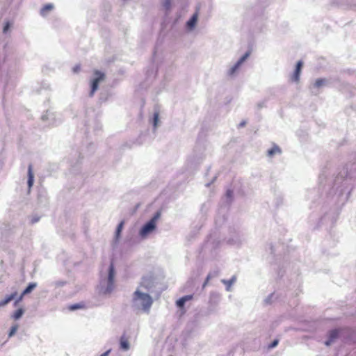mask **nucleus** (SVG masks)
Returning <instances> with one entry per match:
<instances>
[{
	"label": "nucleus",
	"mask_w": 356,
	"mask_h": 356,
	"mask_svg": "<svg viewBox=\"0 0 356 356\" xmlns=\"http://www.w3.org/2000/svg\"><path fill=\"white\" fill-rule=\"evenodd\" d=\"M153 304V298L149 293L136 290L131 298V307L134 310L149 314Z\"/></svg>",
	"instance_id": "nucleus-1"
},
{
	"label": "nucleus",
	"mask_w": 356,
	"mask_h": 356,
	"mask_svg": "<svg viewBox=\"0 0 356 356\" xmlns=\"http://www.w3.org/2000/svg\"><path fill=\"white\" fill-rule=\"evenodd\" d=\"M115 272L114 266L111 263L108 267V276L100 282V292L104 294H110L115 288L114 278Z\"/></svg>",
	"instance_id": "nucleus-2"
},
{
	"label": "nucleus",
	"mask_w": 356,
	"mask_h": 356,
	"mask_svg": "<svg viewBox=\"0 0 356 356\" xmlns=\"http://www.w3.org/2000/svg\"><path fill=\"white\" fill-rule=\"evenodd\" d=\"M161 215L160 211H156L154 216L140 228L138 234L142 238H146L156 229L157 221L160 218Z\"/></svg>",
	"instance_id": "nucleus-3"
},
{
	"label": "nucleus",
	"mask_w": 356,
	"mask_h": 356,
	"mask_svg": "<svg viewBox=\"0 0 356 356\" xmlns=\"http://www.w3.org/2000/svg\"><path fill=\"white\" fill-rule=\"evenodd\" d=\"M154 289V280L152 276H146L142 278V280L137 287L136 290H140L144 293L151 294Z\"/></svg>",
	"instance_id": "nucleus-4"
},
{
	"label": "nucleus",
	"mask_w": 356,
	"mask_h": 356,
	"mask_svg": "<svg viewBox=\"0 0 356 356\" xmlns=\"http://www.w3.org/2000/svg\"><path fill=\"white\" fill-rule=\"evenodd\" d=\"M94 76L95 77L91 81L90 97L93 96L94 93L99 88V83L105 78V74L99 70L94 71Z\"/></svg>",
	"instance_id": "nucleus-5"
},
{
	"label": "nucleus",
	"mask_w": 356,
	"mask_h": 356,
	"mask_svg": "<svg viewBox=\"0 0 356 356\" xmlns=\"http://www.w3.org/2000/svg\"><path fill=\"white\" fill-rule=\"evenodd\" d=\"M327 82L328 81L326 79H316L315 82L309 86L311 92L314 95H318L319 93L320 88L326 86L327 84Z\"/></svg>",
	"instance_id": "nucleus-6"
},
{
	"label": "nucleus",
	"mask_w": 356,
	"mask_h": 356,
	"mask_svg": "<svg viewBox=\"0 0 356 356\" xmlns=\"http://www.w3.org/2000/svg\"><path fill=\"white\" fill-rule=\"evenodd\" d=\"M303 65V63L301 60H299L296 67V70L291 76V80L294 82H298L300 80V75L301 72V69Z\"/></svg>",
	"instance_id": "nucleus-7"
},
{
	"label": "nucleus",
	"mask_w": 356,
	"mask_h": 356,
	"mask_svg": "<svg viewBox=\"0 0 356 356\" xmlns=\"http://www.w3.org/2000/svg\"><path fill=\"white\" fill-rule=\"evenodd\" d=\"M37 286L36 282L30 283L28 286L24 289L19 298L16 300L15 303L21 301L24 297V296L30 293Z\"/></svg>",
	"instance_id": "nucleus-8"
},
{
	"label": "nucleus",
	"mask_w": 356,
	"mask_h": 356,
	"mask_svg": "<svg viewBox=\"0 0 356 356\" xmlns=\"http://www.w3.org/2000/svg\"><path fill=\"white\" fill-rule=\"evenodd\" d=\"M34 182V174L33 172V166L31 164L29 165L28 167V186H29V191H30L31 188L33 186Z\"/></svg>",
	"instance_id": "nucleus-9"
},
{
	"label": "nucleus",
	"mask_w": 356,
	"mask_h": 356,
	"mask_svg": "<svg viewBox=\"0 0 356 356\" xmlns=\"http://www.w3.org/2000/svg\"><path fill=\"white\" fill-rule=\"evenodd\" d=\"M236 276L233 275L230 280H221V282L224 284L226 286V290L227 291H232V286L236 282Z\"/></svg>",
	"instance_id": "nucleus-10"
},
{
	"label": "nucleus",
	"mask_w": 356,
	"mask_h": 356,
	"mask_svg": "<svg viewBox=\"0 0 356 356\" xmlns=\"http://www.w3.org/2000/svg\"><path fill=\"white\" fill-rule=\"evenodd\" d=\"M198 19V14L197 12L195 13L193 16L191 17V19L187 22L186 25L187 27L192 30L195 28L196 23L197 22Z\"/></svg>",
	"instance_id": "nucleus-11"
},
{
	"label": "nucleus",
	"mask_w": 356,
	"mask_h": 356,
	"mask_svg": "<svg viewBox=\"0 0 356 356\" xmlns=\"http://www.w3.org/2000/svg\"><path fill=\"white\" fill-rule=\"evenodd\" d=\"M338 336H339V332L337 330H332V331H331L330 332V334H329L328 340H327L325 342V344L327 346H330L332 343H334V341L338 337Z\"/></svg>",
	"instance_id": "nucleus-12"
},
{
	"label": "nucleus",
	"mask_w": 356,
	"mask_h": 356,
	"mask_svg": "<svg viewBox=\"0 0 356 356\" xmlns=\"http://www.w3.org/2000/svg\"><path fill=\"white\" fill-rule=\"evenodd\" d=\"M17 293L14 292L13 293L7 296L5 299L0 301V307H4L7 304H8L11 300H13L15 296H17Z\"/></svg>",
	"instance_id": "nucleus-13"
},
{
	"label": "nucleus",
	"mask_w": 356,
	"mask_h": 356,
	"mask_svg": "<svg viewBox=\"0 0 356 356\" xmlns=\"http://www.w3.org/2000/svg\"><path fill=\"white\" fill-rule=\"evenodd\" d=\"M120 348L124 351H127L130 348V344L129 341L124 337V336H122L120 338Z\"/></svg>",
	"instance_id": "nucleus-14"
},
{
	"label": "nucleus",
	"mask_w": 356,
	"mask_h": 356,
	"mask_svg": "<svg viewBox=\"0 0 356 356\" xmlns=\"http://www.w3.org/2000/svg\"><path fill=\"white\" fill-rule=\"evenodd\" d=\"M54 8V6L52 3L46 4L41 10L40 15L42 16H45L48 12L52 10Z\"/></svg>",
	"instance_id": "nucleus-15"
},
{
	"label": "nucleus",
	"mask_w": 356,
	"mask_h": 356,
	"mask_svg": "<svg viewBox=\"0 0 356 356\" xmlns=\"http://www.w3.org/2000/svg\"><path fill=\"white\" fill-rule=\"evenodd\" d=\"M280 153H281V149L277 145H275L273 148H271L270 149L268 150V156H270V157L273 156L276 154H280Z\"/></svg>",
	"instance_id": "nucleus-16"
},
{
	"label": "nucleus",
	"mask_w": 356,
	"mask_h": 356,
	"mask_svg": "<svg viewBox=\"0 0 356 356\" xmlns=\"http://www.w3.org/2000/svg\"><path fill=\"white\" fill-rule=\"evenodd\" d=\"M239 68L240 67H238V65H237V64L235 63L229 69V70L227 71V74L230 76H234L237 73Z\"/></svg>",
	"instance_id": "nucleus-17"
},
{
	"label": "nucleus",
	"mask_w": 356,
	"mask_h": 356,
	"mask_svg": "<svg viewBox=\"0 0 356 356\" xmlns=\"http://www.w3.org/2000/svg\"><path fill=\"white\" fill-rule=\"evenodd\" d=\"M250 55V51H247L239 60L236 63L238 67H241V65L248 58Z\"/></svg>",
	"instance_id": "nucleus-18"
},
{
	"label": "nucleus",
	"mask_w": 356,
	"mask_h": 356,
	"mask_svg": "<svg viewBox=\"0 0 356 356\" xmlns=\"http://www.w3.org/2000/svg\"><path fill=\"white\" fill-rule=\"evenodd\" d=\"M159 122V111H155L154 113V118H153V125H154V129H156V127H158Z\"/></svg>",
	"instance_id": "nucleus-19"
},
{
	"label": "nucleus",
	"mask_w": 356,
	"mask_h": 356,
	"mask_svg": "<svg viewBox=\"0 0 356 356\" xmlns=\"http://www.w3.org/2000/svg\"><path fill=\"white\" fill-rule=\"evenodd\" d=\"M24 310L22 308L20 309H18L17 310L15 311V312L14 313L13 317L15 319V320H17V319H19L22 315L24 314Z\"/></svg>",
	"instance_id": "nucleus-20"
},
{
	"label": "nucleus",
	"mask_w": 356,
	"mask_h": 356,
	"mask_svg": "<svg viewBox=\"0 0 356 356\" xmlns=\"http://www.w3.org/2000/svg\"><path fill=\"white\" fill-rule=\"evenodd\" d=\"M18 328H19V325L17 324L13 325L10 328L9 333H8V337L11 338L12 337H13L15 334V333L17 332Z\"/></svg>",
	"instance_id": "nucleus-21"
},
{
	"label": "nucleus",
	"mask_w": 356,
	"mask_h": 356,
	"mask_svg": "<svg viewBox=\"0 0 356 356\" xmlns=\"http://www.w3.org/2000/svg\"><path fill=\"white\" fill-rule=\"evenodd\" d=\"M122 227H123V222H121L118 225V227H117L116 231H115V239H116V241L118 240V238H119V237L120 236Z\"/></svg>",
	"instance_id": "nucleus-22"
},
{
	"label": "nucleus",
	"mask_w": 356,
	"mask_h": 356,
	"mask_svg": "<svg viewBox=\"0 0 356 356\" xmlns=\"http://www.w3.org/2000/svg\"><path fill=\"white\" fill-rule=\"evenodd\" d=\"M219 275V270H213V272H211L208 274L207 277V280H209L215 277H217Z\"/></svg>",
	"instance_id": "nucleus-23"
},
{
	"label": "nucleus",
	"mask_w": 356,
	"mask_h": 356,
	"mask_svg": "<svg viewBox=\"0 0 356 356\" xmlns=\"http://www.w3.org/2000/svg\"><path fill=\"white\" fill-rule=\"evenodd\" d=\"M185 303H186V301H185L184 298H183V297H182L177 301V306L178 307L181 308L184 306Z\"/></svg>",
	"instance_id": "nucleus-24"
},
{
	"label": "nucleus",
	"mask_w": 356,
	"mask_h": 356,
	"mask_svg": "<svg viewBox=\"0 0 356 356\" xmlns=\"http://www.w3.org/2000/svg\"><path fill=\"white\" fill-rule=\"evenodd\" d=\"M65 284L66 282L60 280L54 282L52 284L56 287H63Z\"/></svg>",
	"instance_id": "nucleus-25"
},
{
	"label": "nucleus",
	"mask_w": 356,
	"mask_h": 356,
	"mask_svg": "<svg viewBox=\"0 0 356 356\" xmlns=\"http://www.w3.org/2000/svg\"><path fill=\"white\" fill-rule=\"evenodd\" d=\"M163 6L166 10H169L171 6V0H164Z\"/></svg>",
	"instance_id": "nucleus-26"
},
{
	"label": "nucleus",
	"mask_w": 356,
	"mask_h": 356,
	"mask_svg": "<svg viewBox=\"0 0 356 356\" xmlns=\"http://www.w3.org/2000/svg\"><path fill=\"white\" fill-rule=\"evenodd\" d=\"M278 343H279V340L278 339H275L269 346H268V348H275L277 345H278Z\"/></svg>",
	"instance_id": "nucleus-27"
},
{
	"label": "nucleus",
	"mask_w": 356,
	"mask_h": 356,
	"mask_svg": "<svg viewBox=\"0 0 356 356\" xmlns=\"http://www.w3.org/2000/svg\"><path fill=\"white\" fill-rule=\"evenodd\" d=\"M9 29H10V23L8 22L6 23V24L3 26V32L4 33H7V31L9 30Z\"/></svg>",
	"instance_id": "nucleus-28"
},
{
	"label": "nucleus",
	"mask_w": 356,
	"mask_h": 356,
	"mask_svg": "<svg viewBox=\"0 0 356 356\" xmlns=\"http://www.w3.org/2000/svg\"><path fill=\"white\" fill-rule=\"evenodd\" d=\"M80 305L79 304L72 305L70 307V309L72 311L76 310L79 308H80Z\"/></svg>",
	"instance_id": "nucleus-29"
},
{
	"label": "nucleus",
	"mask_w": 356,
	"mask_h": 356,
	"mask_svg": "<svg viewBox=\"0 0 356 356\" xmlns=\"http://www.w3.org/2000/svg\"><path fill=\"white\" fill-rule=\"evenodd\" d=\"M39 220H40V217H38V216H34V217H33V218H31V222L32 224H34V223H35V222H38V221H39Z\"/></svg>",
	"instance_id": "nucleus-30"
},
{
	"label": "nucleus",
	"mask_w": 356,
	"mask_h": 356,
	"mask_svg": "<svg viewBox=\"0 0 356 356\" xmlns=\"http://www.w3.org/2000/svg\"><path fill=\"white\" fill-rule=\"evenodd\" d=\"M233 195V191L231 190H227L226 192V196L227 198H231Z\"/></svg>",
	"instance_id": "nucleus-31"
},
{
	"label": "nucleus",
	"mask_w": 356,
	"mask_h": 356,
	"mask_svg": "<svg viewBox=\"0 0 356 356\" xmlns=\"http://www.w3.org/2000/svg\"><path fill=\"white\" fill-rule=\"evenodd\" d=\"M80 69H81V66L77 65L75 67H74L73 72L74 73H78L80 71Z\"/></svg>",
	"instance_id": "nucleus-32"
},
{
	"label": "nucleus",
	"mask_w": 356,
	"mask_h": 356,
	"mask_svg": "<svg viewBox=\"0 0 356 356\" xmlns=\"http://www.w3.org/2000/svg\"><path fill=\"white\" fill-rule=\"evenodd\" d=\"M192 298H193V296H191V295L185 296L183 297V298H184L186 302L188 301V300H191Z\"/></svg>",
	"instance_id": "nucleus-33"
},
{
	"label": "nucleus",
	"mask_w": 356,
	"mask_h": 356,
	"mask_svg": "<svg viewBox=\"0 0 356 356\" xmlns=\"http://www.w3.org/2000/svg\"><path fill=\"white\" fill-rule=\"evenodd\" d=\"M245 124H246V122H245V121H243V122H241L238 124V127H244Z\"/></svg>",
	"instance_id": "nucleus-34"
},
{
	"label": "nucleus",
	"mask_w": 356,
	"mask_h": 356,
	"mask_svg": "<svg viewBox=\"0 0 356 356\" xmlns=\"http://www.w3.org/2000/svg\"><path fill=\"white\" fill-rule=\"evenodd\" d=\"M110 351H111L110 350L106 351L105 353L102 354L101 356H108Z\"/></svg>",
	"instance_id": "nucleus-35"
},
{
	"label": "nucleus",
	"mask_w": 356,
	"mask_h": 356,
	"mask_svg": "<svg viewBox=\"0 0 356 356\" xmlns=\"http://www.w3.org/2000/svg\"><path fill=\"white\" fill-rule=\"evenodd\" d=\"M208 281H209V280H207L206 279V280H205L204 283L203 284V287H204V286L207 284Z\"/></svg>",
	"instance_id": "nucleus-36"
},
{
	"label": "nucleus",
	"mask_w": 356,
	"mask_h": 356,
	"mask_svg": "<svg viewBox=\"0 0 356 356\" xmlns=\"http://www.w3.org/2000/svg\"><path fill=\"white\" fill-rule=\"evenodd\" d=\"M258 106L259 108H261L263 106V104L261 103L258 104Z\"/></svg>",
	"instance_id": "nucleus-37"
},
{
	"label": "nucleus",
	"mask_w": 356,
	"mask_h": 356,
	"mask_svg": "<svg viewBox=\"0 0 356 356\" xmlns=\"http://www.w3.org/2000/svg\"><path fill=\"white\" fill-rule=\"evenodd\" d=\"M206 186H210V183L207 184V185H206Z\"/></svg>",
	"instance_id": "nucleus-38"
},
{
	"label": "nucleus",
	"mask_w": 356,
	"mask_h": 356,
	"mask_svg": "<svg viewBox=\"0 0 356 356\" xmlns=\"http://www.w3.org/2000/svg\"><path fill=\"white\" fill-rule=\"evenodd\" d=\"M42 120H44V115L42 116Z\"/></svg>",
	"instance_id": "nucleus-39"
}]
</instances>
